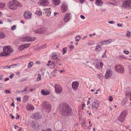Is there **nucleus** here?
Instances as JSON below:
<instances>
[{"label":"nucleus","mask_w":131,"mask_h":131,"mask_svg":"<svg viewBox=\"0 0 131 131\" xmlns=\"http://www.w3.org/2000/svg\"><path fill=\"white\" fill-rule=\"evenodd\" d=\"M60 113L66 116H68L70 115L71 111L70 106L67 103L61 104L58 109Z\"/></svg>","instance_id":"obj_1"},{"label":"nucleus","mask_w":131,"mask_h":131,"mask_svg":"<svg viewBox=\"0 0 131 131\" xmlns=\"http://www.w3.org/2000/svg\"><path fill=\"white\" fill-rule=\"evenodd\" d=\"M7 5L8 8L12 10L16 9L17 6H22V5L16 0H13L9 1Z\"/></svg>","instance_id":"obj_2"},{"label":"nucleus","mask_w":131,"mask_h":131,"mask_svg":"<svg viewBox=\"0 0 131 131\" xmlns=\"http://www.w3.org/2000/svg\"><path fill=\"white\" fill-rule=\"evenodd\" d=\"M3 52L0 53V56H5L13 52L10 46H5L3 48Z\"/></svg>","instance_id":"obj_3"},{"label":"nucleus","mask_w":131,"mask_h":131,"mask_svg":"<svg viewBox=\"0 0 131 131\" xmlns=\"http://www.w3.org/2000/svg\"><path fill=\"white\" fill-rule=\"evenodd\" d=\"M30 125L31 127L35 131L38 130L40 128V126L36 121H31L30 122Z\"/></svg>","instance_id":"obj_4"},{"label":"nucleus","mask_w":131,"mask_h":131,"mask_svg":"<svg viewBox=\"0 0 131 131\" xmlns=\"http://www.w3.org/2000/svg\"><path fill=\"white\" fill-rule=\"evenodd\" d=\"M43 108L45 109L47 112H49L51 109V105L50 103L47 102H44L42 104Z\"/></svg>","instance_id":"obj_5"},{"label":"nucleus","mask_w":131,"mask_h":131,"mask_svg":"<svg viewBox=\"0 0 131 131\" xmlns=\"http://www.w3.org/2000/svg\"><path fill=\"white\" fill-rule=\"evenodd\" d=\"M127 114V111L126 110L123 111L118 117V119L121 122H123Z\"/></svg>","instance_id":"obj_6"},{"label":"nucleus","mask_w":131,"mask_h":131,"mask_svg":"<svg viewBox=\"0 0 131 131\" xmlns=\"http://www.w3.org/2000/svg\"><path fill=\"white\" fill-rule=\"evenodd\" d=\"M115 68L116 71L118 73H123L124 72V67L121 65H116L115 66Z\"/></svg>","instance_id":"obj_7"},{"label":"nucleus","mask_w":131,"mask_h":131,"mask_svg":"<svg viewBox=\"0 0 131 131\" xmlns=\"http://www.w3.org/2000/svg\"><path fill=\"white\" fill-rule=\"evenodd\" d=\"M130 4H131V1L130 0H127L123 3L122 5V7L124 8H127L130 9L131 8Z\"/></svg>","instance_id":"obj_8"},{"label":"nucleus","mask_w":131,"mask_h":131,"mask_svg":"<svg viewBox=\"0 0 131 131\" xmlns=\"http://www.w3.org/2000/svg\"><path fill=\"white\" fill-rule=\"evenodd\" d=\"M24 17L26 19H30L31 18L32 14L29 11H26L24 13Z\"/></svg>","instance_id":"obj_9"},{"label":"nucleus","mask_w":131,"mask_h":131,"mask_svg":"<svg viewBox=\"0 0 131 131\" xmlns=\"http://www.w3.org/2000/svg\"><path fill=\"white\" fill-rule=\"evenodd\" d=\"M71 17V14L67 13L64 15L63 21L65 23H67L70 20Z\"/></svg>","instance_id":"obj_10"},{"label":"nucleus","mask_w":131,"mask_h":131,"mask_svg":"<svg viewBox=\"0 0 131 131\" xmlns=\"http://www.w3.org/2000/svg\"><path fill=\"white\" fill-rule=\"evenodd\" d=\"M55 92L57 93L60 94L62 91L61 86L59 84H56L54 86Z\"/></svg>","instance_id":"obj_11"},{"label":"nucleus","mask_w":131,"mask_h":131,"mask_svg":"<svg viewBox=\"0 0 131 131\" xmlns=\"http://www.w3.org/2000/svg\"><path fill=\"white\" fill-rule=\"evenodd\" d=\"M35 37L31 38L29 37H26L21 38L22 41L25 42H29L33 41L35 40Z\"/></svg>","instance_id":"obj_12"},{"label":"nucleus","mask_w":131,"mask_h":131,"mask_svg":"<svg viewBox=\"0 0 131 131\" xmlns=\"http://www.w3.org/2000/svg\"><path fill=\"white\" fill-rule=\"evenodd\" d=\"M112 70L110 69L107 70L106 71V73L105 74V78L108 79L111 77L112 75Z\"/></svg>","instance_id":"obj_13"},{"label":"nucleus","mask_w":131,"mask_h":131,"mask_svg":"<svg viewBox=\"0 0 131 131\" xmlns=\"http://www.w3.org/2000/svg\"><path fill=\"white\" fill-rule=\"evenodd\" d=\"M79 85V83L78 81L73 82L72 84V86L73 90L74 91L78 89Z\"/></svg>","instance_id":"obj_14"},{"label":"nucleus","mask_w":131,"mask_h":131,"mask_svg":"<svg viewBox=\"0 0 131 131\" xmlns=\"http://www.w3.org/2000/svg\"><path fill=\"white\" fill-rule=\"evenodd\" d=\"M41 116L39 113H36L32 114L31 115V117L32 118H35L38 119L40 118Z\"/></svg>","instance_id":"obj_15"},{"label":"nucleus","mask_w":131,"mask_h":131,"mask_svg":"<svg viewBox=\"0 0 131 131\" xmlns=\"http://www.w3.org/2000/svg\"><path fill=\"white\" fill-rule=\"evenodd\" d=\"M68 9V7L67 4L63 3L62 4L61 8V11L62 13L65 12Z\"/></svg>","instance_id":"obj_16"},{"label":"nucleus","mask_w":131,"mask_h":131,"mask_svg":"<svg viewBox=\"0 0 131 131\" xmlns=\"http://www.w3.org/2000/svg\"><path fill=\"white\" fill-rule=\"evenodd\" d=\"M30 45V43H28L21 45L18 47V49L19 51L23 50L25 48H28Z\"/></svg>","instance_id":"obj_17"},{"label":"nucleus","mask_w":131,"mask_h":131,"mask_svg":"<svg viewBox=\"0 0 131 131\" xmlns=\"http://www.w3.org/2000/svg\"><path fill=\"white\" fill-rule=\"evenodd\" d=\"M34 31L35 33L41 34L45 32V30L44 27H42L37 31L35 30H34Z\"/></svg>","instance_id":"obj_18"},{"label":"nucleus","mask_w":131,"mask_h":131,"mask_svg":"<svg viewBox=\"0 0 131 131\" xmlns=\"http://www.w3.org/2000/svg\"><path fill=\"white\" fill-rule=\"evenodd\" d=\"M41 2L40 3L41 6H48L49 4V3L48 0H39Z\"/></svg>","instance_id":"obj_19"},{"label":"nucleus","mask_w":131,"mask_h":131,"mask_svg":"<svg viewBox=\"0 0 131 131\" xmlns=\"http://www.w3.org/2000/svg\"><path fill=\"white\" fill-rule=\"evenodd\" d=\"M20 66V64H16L11 65L9 66H5L4 67V68L5 69H10L13 68H15L16 67H19Z\"/></svg>","instance_id":"obj_20"},{"label":"nucleus","mask_w":131,"mask_h":131,"mask_svg":"<svg viewBox=\"0 0 131 131\" xmlns=\"http://www.w3.org/2000/svg\"><path fill=\"white\" fill-rule=\"evenodd\" d=\"M100 103L98 101H96V102H94L93 103L92 106V108L94 109V108L97 109Z\"/></svg>","instance_id":"obj_21"},{"label":"nucleus","mask_w":131,"mask_h":131,"mask_svg":"<svg viewBox=\"0 0 131 131\" xmlns=\"http://www.w3.org/2000/svg\"><path fill=\"white\" fill-rule=\"evenodd\" d=\"M26 109L27 111H30L34 110L35 107L32 105L29 104L26 106Z\"/></svg>","instance_id":"obj_22"},{"label":"nucleus","mask_w":131,"mask_h":131,"mask_svg":"<svg viewBox=\"0 0 131 131\" xmlns=\"http://www.w3.org/2000/svg\"><path fill=\"white\" fill-rule=\"evenodd\" d=\"M41 93L43 95H47L49 94L50 92L47 90H41Z\"/></svg>","instance_id":"obj_23"},{"label":"nucleus","mask_w":131,"mask_h":131,"mask_svg":"<svg viewBox=\"0 0 131 131\" xmlns=\"http://www.w3.org/2000/svg\"><path fill=\"white\" fill-rule=\"evenodd\" d=\"M112 41L111 39H109L106 40L101 41L100 43L103 45H105L109 44L112 42Z\"/></svg>","instance_id":"obj_24"},{"label":"nucleus","mask_w":131,"mask_h":131,"mask_svg":"<svg viewBox=\"0 0 131 131\" xmlns=\"http://www.w3.org/2000/svg\"><path fill=\"white\" fill-rule=\"evenodd\" d=\"M103 65V63L102 62H100V63H97L95 67L98 69H102Z\"/></svg>","instance_id":"obj_25"},{"label":"nucleus","mask_w":131,"mask_h":131,"mask_svg":"<svg viewBox=\"0 0 131 131\" xmlns=\"http://www.w3.org/2000/svg\"><path fill=\"white\" fill-rule=\"evenodd\" d=\"M103 3L101 0H96L95 4L98 6H101L103 4Z\"/></svg>","instance_id":"obj_26"},{"label":"nucleus","mask_w":131,"mask_h":131,"mask_svg":"<svg viewBox=\"0 0 131 131\" xmlns=\"http://www.w3.org/2000/svg\"><path fill=\"white\" fill-rule=\"evenodd\" d=\"M52 3L55 6L58 5L60 2V0H52Z\"/></svg>","instance_id":"obj_27"},{"label":"nucleus","mask_w":131,"mask_h":131,"mask_svg":"<svg viewBox=\"0 0 131 131\" xmlns=\"http://www.w3.org/2000/svg\"><path fill=\"white\" fill-rule=\"evenodd\" d=\"M45 13L46 15L48 16H49L51 15V12L48 9H45Z\"/></svg>","instance_id":"obj_28"},{"label":"nucleus","mask_w":131,"mask_h":131,"mask_svg":"<svg viewBox=\"0 0 131 131\" xmlns=\"http://www.w3.org/2000/svg\"><path fill=\"white\" fill-rule=\"evenodd\" d=\"M6 37V36L5 34L2 32H0V39H4Z\"/></svg>","instance_id":"obj_29"},{"label":"nucleus","mask_w":131,"mask_h":131,"mask_svg":"<svg viewBox=\"0 0 131 131\" xmlns=\"http://www.w3.org/2000/svg\"><path fill=\"white\" fill-rule=\"evenodd\" d=\"M35 14L36 15L39 16H40L42 15V12L41 11L37 10Z\"/></svg>","instance_id":"obj_30"},{"label":"nucleus","mask_w":131,"mask_h":131,"mask_svg":"<svg viewBox=\"0 0 131 131\" xmlns=\"http://www.w3.org/2000/svg\"><path fill=\"white\" fill-rule=\"evenodd\" d=\"M127 101V100L126 99H123L121 102V104L123 105H125Z\"/></svg>","instance_id":"obj_31"},{"label":"nucleus","mask_w":131,"mask_h":131,"mask_svg":"<svg viewBox=\"0 0 131 131\" xmlns=\"http://www.w3.org/2000/svg\"><path fill=\"white\" fill-rule=\"evenodd\" d=\"M33 65V63L32 62H30L28 64V68H31Z\"/></svg>","instance_id":"obj_32"},{"label":"nucleus","mask_w":131,"mask_h":131,"mask_svg":"<svg viewBox=\"0 0 131 131\" xmlns=\"http://www.w3.org/2000/svg\"><path fill=\"white\" fill-rule=\"evenodd\" d=\"M28 97L27 96H25L23 98V100L24 102H26L28 100Z\"/></svg>","instance_id":"obj_33"},{"label":"nucleus","mask_w":131,"mask_h":131,"mask_svg":"<svg viewBox=\"0 0 131 131\" xmlns=\"http://www.w3.org/2000/svg\"><path fill=\"white\" fill-rule=\"evenodd\" d=\"M58 57V56L56 54H53L52 56V58L53 60H56L57 59Z\"/></svg>","instance_id":"obj_34"},{"label":"nucleus","mask_w":131,"mask_h":131,"mask_svg":"<svg viewBox=\"0 0 131 131\" xmlns=\"http://www.w3.org/2000/svg\"><path fill=\"white\" fill-rule=\"evenodd\" d=\"M101 48L100 46L97 45L95 49L96 51H100L101 50Z\"/></svg>","instance_id":"obj_35"},{"label":"nucleus","mask_w":131,"mask_h":131,"mask_svg":"<svg viewBox=\"0 0 131 131\" xmlns=\"http://www.w3.org/2000/svg\"><path fill=\"white\" fill-rule=\"evenodd\" d=\"M118 57L122 59H127V58L126 57L123 55L121 54Z\"/></svg>","instance_id":"obj_36"},{"label":"nucleus","mask_w":131,"mask_h":131,"mask_svg":"<svg viewBox=\"0 0 131 131\" xmlns=\"http://www.w3.org/2000/svg\"><path fill=\"white\" fill-rule=\"evenodd\" d=\"M107 4L108 5L111 4L113 5L116 6L117 5V3L116 2L115 3H112V2H108Z\"/></svg>","instance_id":"obj_37"},{"label":"nucleus","mask_w":131,"mask_h":131,"mask_svg":"<svg viewBox=\"0 0 131 131\" xmlns=\"http://www.w3.org/2000/svg\"><path fill=\"white\" fill-rule=\"evenodd\" d=\"M67 48H64L63 49L62 52H63V54H64L67 52Z\"/></svg>","instance_id":"obj_38"},{"label":"nucleus","mask_w":131,"mask_h":131,"mask_svg":"<svg viewBox=\"0 0 131 131\" xmlns=\"http://www.w3.org/2000/svg\"><path fill=\"white\" fill-rule=\"evenodd\" d=\"M126 36L127 37H129L131 35V32L130 31H127L126 33Z\"/></svg>","instance_id":"obj_39"},{"label":"nucleus","mask_w":131,"mask_h":131,"mask_svg":"<svg viewBox=\"0 0 131 131\" xmlns=\"http://www.w3.org/2000/svg\"><path fill=\"white\" fill-rule=\"evenodd\" d=\"M16 28V26L15 25H13L11 29L12 30H14Z\"/></svg>","instance_id":"obj_40"},{"label":"nucleus","mask_w":131,"mask_h":131,"mask_svg":"<svg viewBox=\"0 0 131 131\" xmlns=\"http://www.w3.org/2000/svg\"><path fill=\"white\" fill-rule=\"evenodd\" d=\"M41 79V75L40 74H39L38 75V76L37 77V80L38 81H40Z\"/></svg>","instance_id":"obj_41"},{"label":"nucleus","mask_w":131,"mask_h":131,"mask_svg":"<svg viewBox=\"0 0 131 131\" xmlns=\"http://www.w3.org/2000/svg\"><path fill=\"white\" fill-rule=\"evenodd\" d=\"M27 89L28 88H26L24 90H22L21 92L23 93H25V92L27 91Z\"/></svg>","instance_id":"obj_42"},{"label":"nucleus","mask_w":131,"mask_h":131,"mask_svg":"<svg viewBox=\"0 0 131 131\" xmlns=\"http://www.w3.org/2000/svg\"><path fill=\"white\" fill-rule=\"evenodd\" d=\"M102 74H98L97 75V77L99 79H101L102 76Z\"/></svg>","instance_id":"obj_43"},{"label":"nucleus","mask_w":131,"mask_h":131,"mask_svg":"<svg viewBox=\"0 0 131 131\" xmlns=\"http://www.w3.org/2000/svg\"><path fill=\"white\" fill-rule=\"evenodd\" d=\"M51 65L54 68H55L56 67H57L56 65L53 62H52Z\"/></svg>","instance_id":"obj_44"},{"label":"nucleus","mask_w":131,"mask_h":131,"mask_svg":"<svg viewBox=\"0 0 131 131\" xmlns=\"http://www.w3.org/2000/svg\"><path fill=\"white\" fill-rule=\"evenodd\" d=\"M5 6V4L0 3V7L1 8H3Z\"/></svg>","instance_id":"obj_45"},{"label":"nucleus","mask_w":131,"mask_h":131,"mask_svg":"<svg viewBox=\"0 0 131 131\" xmlns=\"http://www.w3.org/2000/svg\"><path fill=\"white\" fill-rule=\"evenodd\" d=\"M123 53L126 54H128L129 53V52L128 51L124 50L123 51Z\"/></svg>","instance_id":"obj_46"},{"label":"nucleus","mask_w":131,"mask_h":131,"mask_svg":"<svg viewBox=\"0 0 131 131\" xmlns=\"http://www.w3.org/2000/svg\"><path fill=\"white\" fill-rule=\"evenodd\" d=\"M109 100L110 101H112L113 100V98H112V97L111 96H109Z\"/></svg>","instance_id":"obj_47"},{"label":"nucleus","mask_w":131,"mask_h":131,"mask_svg":"<svg viewBox=\"0 0 131 131\" xmlns=\"http://www.w3.org/2000/svg\"><path fill=\"white\" fill-rule=\"evenodd\" d=\"M131 96V93H128V92H126V93L125 96L126 97L127 96Z\"/></svg>","instance_id":"obj_48"},{"label":"nucleus","mask_w":131,"mask_h":131,"mask_svg":"<svg viewBox=\"0 0 131 131\" xmlns=\"http://www.w3.org/2000/svg\"><path fill=\"white\" fill-rule=\"evenodd\" d=\"M88 44L89 46H91L94 45V43H92V41H91L89 42Z\"/></svg>","instance_id":"obj_49"},{"label":"nucleus","mask_w":131,"mask_h":131,"mask_svg":"<svg viewBox=\"0 0 131 131\" xmlns=\"http://www.w3.org/2000/svg\"><path fill=\"white\" fill-rule=\"evenodd\" d=\"M16 100L17 101L19 102H20L21 101V99L20 97H17Z\"/></svg>","instance_id":"obj_50"},{"label":"nucleus","mask_w":131,"mask_h":131,"mask_svg":"<svg viewBox=\"0 0 131 131\" xmlns=\"http://www.w3.org/2000/svg\"><path fill=\"white\" fill-rule=\"evenodd\" d=\"M41 131H52V130L50 128H48L46 130H42Z\"/></svg>","instance_id":"obj_51"},{"label":"nucleus","mask_w":131,"mask_h":131,"mask_svg":"<svg viewBox=\"0 0 131 131\" xmlns=\"http://www.w3.org/2000/svg\"><path fill=\"white\" fill-rule=\"evenodd\" d=\"M117 25L118 27H123V26L121 24H117Z\"/></svg>","instance_id":"obj_52"},{"label":"nucleus","mask_w":131,"mask_h":131,"mask_svg":"<svg viewBox=\"0 0 131 131\" xmlns=\"http://www.w3.org/2000/svg\"><path fill=\"white\" fill-rule=\"evenodd\" d=\"M14 76V74H12L9 76V77L10 78V79H12L13 78Z\"/></svg>","instance_id":"obj_53"},{"label":"nucleus","mask_w":131,"mask_h":131,"mask_svg":"<svg viewBox=\"0 0 131 131\" xmlns=\"http://www.w3.org/2000/svg\"><path fill=\"white\" fill-rule=\"evenodd\" d=\"M108 23L110 24H113L115 23V22L113 21H108Z\"/></svg>","instance_id":"obj_54"},{"label":"nucleus","mask_w":131,"mask_h":131,"mask_svg":"<svg viewBox=\"0 0 131 131\" xmlns=\"http://www.w3.org/2000/svg\"><path fill=\"white\" fill-rule=\"evenodd\" d=\"M79 1L80 3L82 4L85 2V0H79Z\"/></svg>","instance_id":"obj_55"},{"label":"nucleus","mask_w":131,"mask_h":131,"mask_svg":"<svg viewBox=\"0 0 131 131\" xmlns=\"http://www.w3.org/2000/svg\"><path fill=\"white\" fill-rule=\"evenodd\" d=\"M85 104L84 103H83L82 104V107L81 108L82 110H83L84 109V107L85 106Z\"/></svg>","instance_id":"obj_56"},{"label":"nucleus","mask_w":131,"mask_h":131,"mask_svg":"<svg viewBox=\"0 0 131 131\" xmlns=\"http://www.w3.org/2000/svg\"><path fill=\"white\" fill-rule=\"evenodd\" d=\"M6 93H10V91L8 90H6L4 91Z\"/></svg>","instance_id":"obj_57"},{"label":"nucleus","mask_w":131,"mask_h":131,"mask_svg":"<svg viewBox=\"0 0 131 131\" xmlns=\"http://www.w3.org/2000/svg\"><path fill=\"white\" fill-rule=\"evenodd\" d=\"M89 124L90 125L89 127H91L92 126V123H91V121H89Z\"/></svg>","instance_id":"obj_58"},{"label":"nucleus","mask_w":131,"mask_h":131,"mask_svg":"<svg viewBox=\"0 0 131 131\" xmlns=\"http://www.w3.org/2000/svg\"><path fill=\"white\" fill-rule=\"evenodd\" d=\"M80 17L82 19H84L85 18V17L83 15H81L80 16Z\"/></svg>","instance_id":"obj_59"},{"label":"nucleus","mask_w":131,"mask_h":131,"mask_svg":"<svg viewBox=\"0 0 131 131\" xmlns=\"http://www.w3.org/2000/svg\"><path fill=\"white\" fill-rule=\"evenodd\" d=\"M57 69H55L52 72V73H55L57 71Z\"/></svg>","instance_id":"obj_60"},{"label":"nucleus","mask_w":131,"mask_h":131,"mask_svg":"<svg viewBox=\"0 0 131 131\" xmlns=\"http://www.w3.org/2000/svg\"><path fill=\"white\" fill-rule=\"evenodd\" d=\"M36 64H40V61H37L36 62Z\"/></svg>","instance_id":"obj_61"},{"label":"nucleus","mask_w":131,"mask_h":131,"mask_svg":"<svg viewBox=\"0 0 131 131\" xmlns=\"http://www.w3.org/2000/svg\"><path fill=\"white\" fill-rule=\"evenodd\" d=\"M79 38V39H80L81 37L79 35H77L75 37V38Z\"/></svg>","instance_id":"obj_62"},{"label":"nucleus","mask_w":131,"mask_h":131,"mask_svg":"<svg viewBox=\"0 0 131 131\" xmlns=\"http://www.w3.org/2000/svg\"><path fill=\"white\" fill-rule=\"evenodd\" d=\"M74 47L73 45H72L69 48L70 49H72Z\"/></svg>","instance_id":"obj_63"},{"label":"nucleus","mask_w":131,"mask_h":131,"mask_svg":"<svg viewBox=\"0 0 131 131\" xmlns=\"http://www.w3.org/2000/svg\"><path fill=\"white\" fill-rule=\"evenodd\" d=\"M20 23L23 24H24L25 23V22L23 20H20Z\"/></svg>","instance_id":"obj_64"}]
</instances>
